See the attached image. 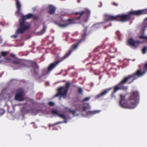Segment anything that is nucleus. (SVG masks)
Returning a JSON list of instances; mask_svg holds the SVG:
<instances>
[{
    "label": "nucleus",
    "mask_w": 147,
    "mask_h": 147,
    "mask_svg": "<svg viewBox=\"0 0 147 147\" xmlns=\"http://www.w3.org/2000/svg\"><path fill=\"white\" fill-rule=\"evenodd\" d=\"M90 13V11L88 9H86L83 11L76 12L75 13L76 15H79V16H77L74 19H69L67 20L63 21V22L65 23V24H61L60 22H57V21L54 22L55 24L59 26L60 27H64L67 26V25L73 24H75L77 23V20H80L82 17H84V18L83 20L85 22H86Z\"/></svg>",
    "instance_id": "1"
},
{
    "label": "nucleus",
    "mask_w": 147,
    "mask_h": 147,
    "mask_svg": "<svg viewBox=\"0 0 147 147\" xmlns=\"http://www.w3.org/2000/svg\"><path fill=\"white\" fill-rule=\"evenodd\" d=\"M125 96L123 94H120V101L119 102L120 105L122 107L125 108L133 109L135 108L138 103L139 101L138 92L137 91H133L129 94V96L128 100H132L131 105H129L125 102Z\"/></svg>",
    "instance_id": "2"
},
{
    "label": "nucleus",
    "mask_w": 147,
    "mask_h": 147,
    "mask_svg": "<svg viewBox=\"0 0 147 147\" xmlns=\"http://www.w3.org/2000/svg\"><path fill=\"white\" fill-rule=\"evenodd\" d=\"M146 73V72L143 70L140 69L138 70L134 74L125 77L123 80L126 84H130L138 77L143 76Z\"/></svg>",
    "instance_id": "3"
},
{
    "label": "nucleus",
    "mask_w": 147,
    "mask_h": 147,
    "mask_svg": "<svg viewBox=\"0 0 147 147\" xmlns=\"http://www.w3.org/2000/svg\"><path fill=\"white\" fill-rule=\"evenodd\" d=\"M33 16V14L31 13H29L26 15L22 16V19H20V23L19 24V27L16 31L17 34H22L26 30L29 29L30 26L25 24V21L31 18Z\"/></svg>",
    "instance_id": "4"
},
{
    "label": "nucleus",
    "mask_w": 147,
    "mask_h": 147,
    "mask_svg": "<svg viewBox=\"0 0 147 147\" xmlns=\"http://www.w3.org/2000/svg\"><path fill=\"white\" fill-rule=\"evenodd\" d=\"M86 35V33H84L82 39L79 40L77 43H75L71 46L70 49L66 53L63 57L64 59H65L68 58L71 54L73 51L76 50L77 49L79 45L81 42L85 40Z\"/></svg>",
    "instance_id": "5"
},
{
    "label": "nucleus",
    "mask_w": 147,
    "mask_h": 147,
    "mask_svg": "<svg viewBox=\"0 0 147 147\" xmlns=\"http://www.w3.org/2000/svg\"><path fill=\"white\" fill-rule=\"evenodd\" d=\"M70 84V83L67 82L66 83L65 86H62L59 88L57 90L58 93L55 95V97H57L60 95L63 97H66Z\"/></svg>",
    "instance_id": "6"
},
{
    "label": "nucleus",
    "mask_w": 147,
    "mask_h": 147,
    "mask_svg": "<svg viewBox=\"0 0 147 147\" xmlns=\"http://www.w3.org/2000/svg\"><path fill=\"white\" fill-rule=\"evenodd\" d=\"M125 84L122 80L119 83L115 86L114 87V90L111 95V97L112 98H115V96L114 95L115 93L119 90H126L127 89V86H124V85Z\"/></svg>",
    "instance_id": "7"
},
{
    "label": "nucleus",
    "mask_w": 147,
    "mask_h": 147,
    "mask_svg": "<svg viewBox=\"0 0 147 147\" xmlns=\"http://www.w3.org/2000/svg\"><path fill=\"white\" fill-rule=\"evenodd\" d=\"M133 16H135L134 11H130L126 14L118 15L117 21L121 22L127 21Z\"/></svg>",
    "instance_id": "8"
},
{
    "label": "nucleus",
    "mask_w": 147,
    "mask_h": 147,
    "mask_svg": "<svg viewBox=\"0 0 147 147\" xmlns=\"http://www.w3.org/2000/svg\"><path fill=\"white\" fill-rule=\"evenodd\" d=\"M127 43L129 45L135 48L137 47L139 44L141 43L140 41L139 40H135L132 38L128 39Z\"/></svg>",
    "instance_id": "9"
},
{
    "label": "nucleus",
    "mask_w": 147,
    "mask_h": 147,
    "mask_svg": "<svg viewBox=\"0 0 147 147\" xmlns=\"http://www.w3.org/2000/svg\"><path fill=\"white\" fill-rule=\"evenodd\" d=\"M65 60L63 57H62L60 60L58 61L51 64L49 66L47 69L48 71H52L60 62Z\"/></svg>",
    "instance_id": "10"
},
{
    "label": "nucleus",
    "mask_w": 147,
    "mask_h": 147,
    "mask_svg": "<svg viewBox=\"0 0 147 147\" xmlns=\"http://www.w3.org/2000/svg\"><path fill=\"white\" fill-rule=\"evenodd\" d=\"M21 89H19L18 90V92H20L18 93H16L15 96V100L20 101H22L24 100L23 92L21 91Z\"/></svg>",
    "instance_id": "11"
},
{
    "label": "nucleus",
    "mask_w": 147,
    "mask_h": 147,
    "mask_svg": "<svg viewBox=\"0 0 147 147\" xmlns=\"http://www.w3.org/2000/svg\"><path fill=\"white\" fill-rule=\"evenodd\" d=\"M111 88L105 89L100 93L96 96V98H98L104 96L107 94L108 92L111 90Z\"/></svg>",
    "instance_id": "12"
},
{
    "label": "nucleus",
    "mask_w": 147,
    "mask_h": 147,
    "mask_svg": "<svg viewBox=\"0 0 147 147\" xmlns=\"http://www.w3.org/2000/svg\"><path fill=\"white\" fill-rule=\"evenodd\" d=\"M16 2V5L17 9L16 13L20 14L21 11V4L19 0H14Z\"/></svg>",
    "instance_id": "13"
},
{
    "label": "nucleus",
    "mask_w": 147,
    "mask_h": 147,
    "mask_svg": "<svg viewBox=\"0 0 147 147\" xmlns=\"http://www.w3.org/2000/svg\"><path fill=\"white\" fill-rule=\"evenodd\" d=\"M135 16H139L142 14H147V8L141 10L134 11Z\"/></svg>",
    "instance_id": "14"
},
{
    "label": "nucleus",
    "mask_w": 147,
    "mask_h": 147,
    "mask_svg": "<svg viewBox=\"0 0 147 147\" xmlns=\"http://www.w3.org/2000/svg\"><path fill=\"white\" fill-rule=\"evenodd\" d=\"M29 63L33 67L35 73L36 74H37V72L36 70L38 69V66L36 63L33 61H30L29 62Z\"/></svg>",
    "instance_id": "15"
},
{
    "label": "nucleus",
    "mask_w": 147,
    "mask_h": 147,
    "mask_svg": "<svg viewBox=\"0 0 147 147\" xmlns=\"http://www.w3.org/2000/svg\"><path fill=\"white\" fill-rule=\"evenodd\" d=\"M118 15L113 16H109L107 18L105 19L106 22L111 21L113 20L117 21Z\"/></svg>",
    "instance_id": "16"
},
{
    "label": "nucleus",
    "mask_w": 147,
    "mask_h": 147,
    "mask_svg": "<svg viewBox=\"0 0 147 147\" xmlns=\"http://www.w3.org/2000/svg\"><path fill=\"white\" fill-rule=\"evenodd\" d=\"M56 11V8L52 5H50L49 6V13L51 14H54Z\"/></svg>",
    "instance_id": "17"
},
{
    "label": "nucleus",
    "mask_w": 147,
    "mask_h": 147,
    "mask_svg": "<svg viewBox=\"0 0 147 147\" xmlns=\"http://www.w3.org/2000/svg\"><path fill=\"white\" fill-rule=\"evenodd\" d=\"M23 61L22 60L20 59H17L16 60H13L12 61V63L13 64L17 65H23Z\"/></svg>",
    "instance_id": "18"
},
{
    "label": "nucleus",
    "mask_w": 147,
    "mask_h": 147,
    "mask_svg": "<svg viewBox=\"0 0 147 147\" xmlns=\"http://www.w3.org/2000/svg\"><path fill=\"white\" fill-rule=\"evenodd\" d=\"M99 111L95 110L94 111H89L86 112V114L87 115H93L99 112Z\"/></svg>",
    "instance_id": "19"
},
{
    "label": "nucleus",
    "mask_w": 147,
    "mask_h": 147,
    "mask_svg": "<svg viewBox=\"0 0 147 147\" xmlns=\"http://www.w3.org/2000/svg\"><path fill=\"white\" fill-rule=\"evenodd\" d=\"M142 27L144 29L147 27V17L144 20V22L142 24Z\"/></svg>",
    "instance_id": "20"
},
{
    "label": "nucleus",
    "mask_w": 147,
    "mask_h": 147,
    "mask_svg": "<svg viewBox=\"0 0 147 147\" xmlns=\"http://www.w3.org/2000/svg\"><path fill=\"white\" fill-rule=\"evenodd\" d=\"M64 109L65 110L66 112H67L68 111L71 113L73 115H74L76 113V111L74 110H71V109L68 108V107H65L64 108Z\"/></svg>",
    "instance_id": "21"
},
{
    "label": "nucleus",
    "mask_w": 147,
    "mask_h": 147,
    "mask_svg": "<svg viewBox=\"0 0 147 147\" xmlns=\"http://www.w3.org/2000/svg\"><path fill=\"white\" fill-rule=\"evenodd\" d=\"M139 38L140 39H144V41H143L144 42H147V36H146L144 35H142L139 36Z\"/></svg>",
    "instance_id": "22"
},
{
    "label": "nucleus",
    "mask_w": 147,
    "mask_h": 147,
    "mask_svg": "<svg viewBox=\"0 0 147 147\" xmlns=\"http://www.w3.org/2000/svg\"><path fill=\"white\" fill-rule=\"evenodd\" d=\"M109 51L111 53H115L116 52L117 49L113 46H111L110 48Z\"/></svg>",
    "instance_id": "23"
},
{
    "label": "nucleus",
    "mask_w": 147,
    "mask_h": 147,
    "mask_svg": "<svg viewBox=\"0 0 147 147\" xmlns=\"http://www.w3.org/2000/svg\"><path fill=\"white\" fill-rule=\"evenodd\" d=\"M67 121L66 120V119H65V121L64 122H61V121H60V122H57V123H56L53 124L51 125L52 126H54L55 125H57V124H61V123H67Z\"/></svg>",
    "instance_id": "24"
},
{
    "label": "nucleus",
    "mask_w": 147,
    "mask_h": 147,
    "mask_svg": "<svg viewBox=\"0 0 147 147\" xmlns=\"http://www.w3.org/2000/svg\"><path fill=\"white\" fill-rule=\"evenodd\" d=\"M58 116L59 117L63 118L64 119H67V117H66L65 115L64 114H61L59 113Z\"/></svg>",
    "instance_id": "25"
},
{
    "label": "nucleus",
    "mask_w": 147,
    "mask_h": 147,
    "mask_svg": "<svg viewBox=\"0 0 147 147\" xmlns=\"http://www.w3.org/2000/svg\"><path fill=\"white\" fill-rule=\"evenodd\" d=\"M147 50V47H144L142 50V53L143 54L146 53Z\"/></svg>",
    "instance_id": "26"
},
{
    "label": "nucleus",
    "mask_w": 147,
    "mask_h": 147,
    "mask_svg": "<svg viewBox=\"0 0 147 147\" xmlns=\"http://www.w3.org/2000/svg\"><path fill=\"white\" fill-rule=\"evenodd\" d=\"M52 113L53 114H56L58 115L59 114V113L58 112V111L57 110L55 109H53L52 110Z\"/></svg>",
    "instance_id": "27"
},
{
    "label": "nucleus",
    "mask_w": 147,
    "mask_h": 147,
    "mask_svg": "<svg viewBox=\"0 0 147 147\" xmlns=\"http://www.w3.org/2000/svg\"><path fill=\"white\" fill-rule=\"evenodd\" d=\"M143 70L146 72L147 71V62L144 64L143 67Z\"/></svg>",
    "instance_id": "28"
},
{
    "label": "nucleus",
    "mask_w": 147,
    "mask_h": 147,
    "mask_svg": "<svg viewBox=\"0 0 147 147\" xmlns=\"http://www.w3.org/2000/svg\"><path fill=\"white\" fill-rule=\"evenodd\" d=\"M5 112V111L2 109H0V116L3 115Z\"/></svg>",
    "instance_id": "29"
},
{
    "label": "nucleus",
    "mask_w": 147,
    "mask_h": 147,
    "mask_svg": "<svg viewBox=\"0 0 147 147\" xmlns=\"http://www.w3.org/2000/svg\"><path fill=\"white\" fill-rule=\"evenodd\" d=\"M83 92L82 89L80 87H78V92L79 94H82Z\"/></svg>",
    "instance_id": "30"
},
{
    "label": "nucleus",
    "mask_w": 147,
    "mask_h": 147,
    "mask_svg": "<svg viewBox=\"0 0 147 147\" xmlns=\"http://www.w3.org/2000/svg\"><path fill=\"white\" fill-rule=\"evenodd\" d=\"M1 54L3 56H6L7 55V53L6 52L3 51L1 52Z\"/></svg>",
    "instance_id": "31"
},
{
    "label": "nucleus",
    "mask_w": 147,
    "mask_h": 147,
    "mask_svg": "<svg viewBox=\"0 0 147 147\" xmlns=\"http://www.w3.org/2000/svg\"><path fill=\"white\" fill-rule=\"evenodd\" d=\"M46 29V26L44 24L43 25V28L42 30V32L43 33H44L45 32Z\"/></svg>",
    "instance_id": "32"
},
{
    "label": "nucleus",
    "mask_w": 147,
    "mask_h": 147,
    "mask_svg": "<svg viewBox=\"0 0 147 147\" xmlns=\"http://www.w3.org/2000/svg\"><path fill=\"white\" fill-rule=\"evenodd\" d=\"M48 105L51 106H53L54 105V103L52 102H49Z\"/></svg>",
    "instance_id": "33"
},
{
    "label": "nucleus",
    "mask_w": 147,
    "mask_h": 147,
    "mask_svg": "<svg viewBox=\"0 0 147 147\" xmlns=\"http://www.w3.org/2000/svg\"><path fill=\"white\" fill-rule=\"evenodd\" d=\"M16 34L12 35L11 36V37L12 38H16L17 37V36H18L17 35L19 34H17L16 33Z\"/></svg>",
    "instance_id": "34"
},
{
    "label": "nucleus",
    "mask_w": 147,
    "mask_h": 147,
    "mask_svg": "<svg viewBox=\"0 0 147 147\" xmlns=\"http://www.w3.org/2000/svg\"><path fill=\"white\" fill-rule=\"evenodd\" d=\"M90 99V98L89 97H87L85 98L84 99L82 100L83 102H84Z\"/></svg>",
    "instance_id": "35"
},
{
    "label": "nucleus",
    "mask_w": 147,
    "mask_h": 147,
    "mask_svg": "<svg viewBox=\"0 0 147 147\" xmlns=\"http://www.w3.org/2000/svg\"><path fill=\"white\" fill-rule=\"evenodd\" d=\"M112 4L115 6H117L118 5L117 3L114 2Z\"/></svg>",
    "instance_id": "36"
},
{
    "label": "nucleus",
    "mask_w": 147,
    "mask_h": 147,
    "mask_svg": "<svg viewBox=\"0 0 147 147\" xmlns=\"http://www.w3.org/2000/svg\"><path fill=\"white\" fill-rule=\"evenodd\" d=\"M111 26V24H109L105 26L104 27V29H106L107 27Z\"/></svg>",
    "instance_id": "37"
},
{
    "label": "nucleus",
    "mask_w": 147,
    "mask_h": 147,
    "mask_svg": "<svg viewBox=\"0 0 147 147\" xmlns=\"http://www.w3.org/2000/svg\"><path fill=\"white\" fill-rule=\"evenodd\" d=\"M87 107L86 106H84L83 107V110L84 111H85Z\"/></svg>",
    "instance_id": "38"
},
{
    "label": "nucleus",
    "mask_w": 147,
    "mask_h": 147,
    "mask_svg": "<svg viewBox=\"0 0 147 147\" xmlns=\"http://www.w3.org/2000/svg\"><path fill=\"white\" fill-rule=\"evenodd\" d=\"M11 57H14L15 56V55L14 54H11Z\"/></svg>",
    "instance_id": "39"
},
{
    "label": "nucleus",
    "mask_w": 147,
    "mask_h": 147,
    "mask_svg": "<svg viewBox=\"0 0 147 147\" xmlns=\"http://www.w3.org/2000/svg\"><path fill=\"white\" fill-rule=\"evenodd\" d=\"M80 0H78V3H79L80 2Z\"/></svg>",
    "instance_id": "40"
},
{
    "label": "nucleus",
    "mask_w": 147,
    "mask_h": 147,
    "mask_svg": "<svg viewBox=\"0 0 147 147\" xmlns=\"http://www.w3.org/2000/svg\"><path fill=\"white\" fill-rule=\"evenodd\" d=\"M34 18H36V16H34Z\"/></svg>",
    "instance_id": "41"
},
{
    "label": "nucleus",
    "mask_w": 147,
    "mask_h": 147,
    "mask_svg": "<svg viewBox=\"0 0 147 147\" xmlns=\"http://www.w3.org/2000/svg\"><path fill=\"white\" fill-rule=\"evenodd\" d=\"M86 30H85V32H86Z\"/></svg>",
    "instance_id": "42"
},
{
    "label": "nucleus",
    "mask_w": 147,
    "mask_h": 147,
    "mask_svg": "<svg viewBox=\"0 0 147 147\" xmlns=\"http://www.w3.org/2000/svg\"><path fill=\"white\" fill-rule=\"evenodd\" d=\"M1 56H0V58H1Z\"/></svg>",
    "instance_id": "43"
},
{
    "label": "nucleus",
    "mask_w": 147,
    "mask_h": 147,
    "mask_svg": "<svg viewBox=\"0 0 147 147\" xmlns=\"http://www.w3.org/2000/svg\"><path fill=\"white\" fill-rule=\"evenodd\" d=\"M1 63V61H0V63Z\"/></svg>",
    "instance_id": "44"
}]
</instances>
